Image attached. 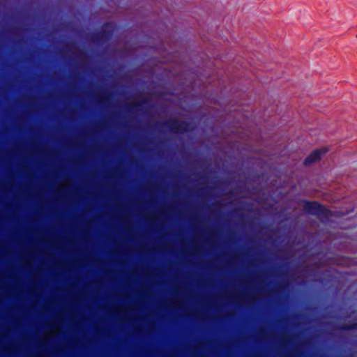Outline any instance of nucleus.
<instances>
[{"mask_svg": "<svg viewBox=\"0 0 357 357\" xmlns=\"http://www.w3.org/2000/svg\"><path fill=\"white\" fill-rule=\"evenodd\" d=\"M305 209L310 213L321 215L327 214L328 210L317 202H307L305 204Z\"/></svg>", "mask_w": 357, "mask_h": 357, "instance_id": "1", "label": "nucleus"}, {"mask_svg": "<svg viewBox=\"0 0 357 357\" xmlns=\"http://www.w3.org/2000/svg\"><path fill=\"white\" fill-rule=\"evenodd\" d=\"M326 148H321L312 152L305 159V165H310L321 158V157L327 152Z\"/></svg>", "mask_w": 357, "mask_h": 357, "instance_id": "2", "label": "nucleus"}]
</instances>
